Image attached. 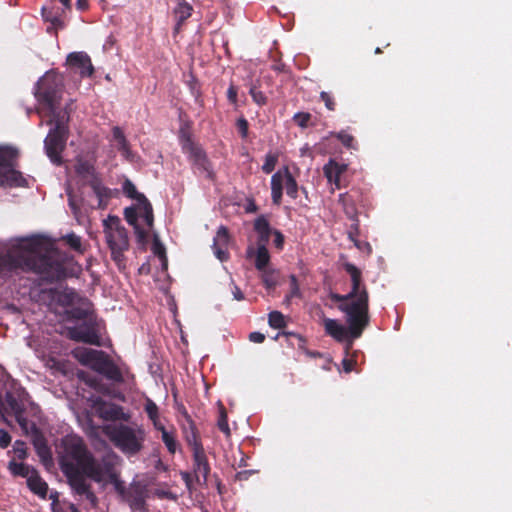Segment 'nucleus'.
Listing matches in <instances>:
<instances>
[{
  "mask_svg": "<svg viewBox=\"0 0 512 512\" xmlns=\"http://www.w3.org/2000/svg\"><path fill=\"white\" fill-rule=\"evenodd\" d=\"M61 446L59 464L68 484L75 494L85 496L91 506L96 507L97 497L86 477L95 482L104 480L116 482L117 455L108 452L98 460L88 449L85 441L76 435L64 437Z\"/></svg>",
  "mask_w": 512,
  "mask_h": 512,
  "instance_id": "nucleus-1",
  "label": "nucleus"
},
{
  "mask_svg": "<svg viewBox=\"0 0 512 512\" xmlns=\"http://www.w3.org/2000/svg\"><path fill=\"white\" fill-rule=\"evenodd\" d=\"M19 272L34 273L47 283L68 276L66 258L56 249L42 252L38 238L23 239L0 252V278L7 279Z\"/></svg>",
  "mask_w": 512,
  "mask_h": 512,
  "instance_id": "nucleus-2",
  "label": "nucleus"
},
{
  "mask_svg": "<svg viewBox=\"0 0 512 512\" xmlns=\"http://www.w3.org/2000/svg\"><path fill=\"white\" fill-rule=\"evenodd\" d=\"M330 299L339 303L338 309L349 316L354 331L370 323L369 293L362 281L353 282L351 291L346 295L331 293Z\"/></svg>",
  "mask_w": 512,
  "mask_h": 512,
  "instance_id": "nucleus-3",
  "label": "nucleus"
},
{
  "mask_svg": "<svg viewBox=\"0 0 512 512\" xmlns=\"http://www.w3.org/2000/svg\"><path fill=\"white\" fill-rule=\"evenodd\" d=\"M35 97L49 117L62 113H69L67 109H60L63 94V82L56 73L47 72L38 80L35 88Z\"/></svg>",
  "mask_w": 512,
  "mask_h": 512,
  "instance_id": "nucleus-4",
  "label": "nucleus"
},
{
  "mask_svg": "<svg viewBox=\"0 0 512 512\" xmlns=\"http://www.w3.org/2000/svg\"><path fill=\"white\" fill-rule=\"evenodd\" d=\"M73 356L82 365L90 367L93 371L103 375L113 383L122 384L124 382L121 369L106 352L79 347L73 350Z\"/></svg>",
  "mask_w": 512,
  "mask_h": 512,
  "instance_id": "nucleus-5",
  "label": "nucleus"
},
{
  "mask_svg": "<svg viewBox=\"0 0 512 512\" xmlns=\"http://www.w3.org/2000/svg\"><path fill=\"white\" fill-rule=\"evenodd\" d=\"M69 113H62L50 117L48 124H54L44 140V149L50 161L60 166L63 163L62 153L66 148L67 140L69 138Z\"/></svg>",
  "mask_w": 512,
  "mask_h": 512,
  "instance_id": "nucleus-6",
  "label": "nucleus"
},
{
  "mask_svg": "<svg viewBox=\"0 0 512 512\" xmlns=\"http://www.w3.org/2000/svg\"><path fill=\"white\" fill-rule=\"evenodd\" d=\"M103 231L108 247L111 250V257L120 267L125 261L124 252L129 249L127 230L121 225V220L118 216L109 215L103 220Z\"/></svg>",
  "mask_w": 512,
  "mask_h": 512,
  "instance_id": "nucleus-7",
  "label": "nucleus"
},
{
  "mask_svg": "<svg viewBox=\"0 0 512 512\" xmlns=\"http://www.w3.org/2000/svg\"><path fill=\"white\" fill-rule=\"evenodd\" d=\"M19 152L8 145H0V187H28L22 173L15 169Z\"/></svg>",
  "mask_w": 512,
  "mask_h": 512,
  "instance_id": "nucleus-8",
  "label": "nucleus"
},
{
  "mask_svg": "<svg viewBox=\"0 0 512 512\" xmlns=\"http://www.w3.org/2000/svg\"><path fill=\"white\" fill-rule=\"evenodd\" d=\"M109 436L118 448L129 454H136L139 452L144 440L143 432L141 430L136 431L135 429L123 424L113 428Z\"/></svg>",
  "mask_w": 512,
  "mask_h": 512,
  "instance_id": "nucleus-9",
  "label": "nucleus"
},
{
  "mask_svg": "<svg viewBox=\"0 0 512 512\" xmlns=\"http://www.w3.org/2000/svg\"><path fill=\"white\" fill-rule=\"evenodd\" d=\"M284 185L287 195L292 199H296L298 197L299 186L287 166H285L283 170L274 173L271 177V198L273 204H281Z\"/></svg>",
  "mask_w": 512,
  "mask_h": 512,
  "instance_id": "nucleus-10",
  "label": "nucleus"
},
{
  "mask_svg": "<svg viewBox=\"0 0 512 512\" xmlns=\"http://www.w3.org/2000/svg\"><path fill=\"white\" fill-rule=\"evenodd\" d=\"M347 327L338 323L337 320L334 319H325L324 327L325 331L328 335L333 337L338 342L346 341V353L348 354L349 350L353 346V340L358 339L362 336L363 331L369 326V324H365L363 326H359L360 328L357 331L352 329V324L349 320V316L345 315Z\"/></svg>",
  "mask_w": 512,
  "mask_h": 512,
  "instance_id": "nucleus-11",
  "label": "nucleus"
},
{
  "mask_svg": "<svg viewBox=\"0 0 512 512\" xmlns=\"http://www.w3.org/2000/svg\"><path fill=\"white\" fill-rule=\"evenodd\" d=\"M67 336L75 342L101 346V337L96 315L83 320L79 325L67 328Z\"/></svg>",
  "mask_w": 512,
  "mask_h": 512,
  "instance_id": "nucleus-12",
  "label": "nucleus"
},
{
  "mask_svg": "<svg viewBox=\"0 0 512 512\" xmlns=\"http://www.w3.org/2000/svg\"><path fill=\"white\" fill-rule=\"evenodd\" d=\"M115 483L117 491L122 495L132 512H145L147 510L148 489L146 485L141 482H133L128 489H125L118 484V480Z\"/></svg>",
  "mask_w": 512,
  "mask_h": 512,
  "instance_id": "nucleus-13",
  "label": "nucleus"
},
{
  "mask_svg": "<svg viewBox=\"0 0 512 512\" xmlns=\"http://www.w3.org/2000/svg\"><path fill=\"white\" fill-rule=\"evenodd\" d=\"M182 150L189 155V159L201 174H205L206 178L210 180L214 179V172L205 151L190 136L183 139Z\"/></svg>",
  "mask_w": 512,
  "mask_h": 512,
  "instance_id": "nucleus-14",
  "label": "nucleus"
},
{
  "mask_svg": "<svg viewBox=\"0 0 512 512\" xmlns=\"http://www.w3.org/2000/svg\"><path fill=\"white\" fill-rule=\"evenodd\" d=\"M182 415L184 417V422L181 425L182 433L188 446L191 448L192 451L204 448L195 422L185 409Z\"/></svg>",
  "mask_w": 512,
  "mask_h": 512,
  "instance_id": "nucleus-15",
  "label": "nucleus"
},
{
  "mask_svg": "<svg viewBox=\"0 0 512 512\" xmlns=\"http://www.w3.org/2000/svg\"><path fill=\"white\" fill-rule=\"evenodd\" d=\"M67 64L71 68L79 70L81 77H91L94 74V67L91 58L85 52H72L67 56Z\"/></svg>",
  "mask_w": 512,
  "mask_h": 512,
  "instance_id": "nucleus-16",
  "label": "nucleus"
},
{
  "mask_svg": "<svg viewBox=\"0 0 512 512\" xmlns=\"http://www.w3.org/2000/svg\"><path fill=\"white\" fill-rule=\"evenodd\" d=\"M67 320H85L95 314L93 304L87 298L78 299V302L65 310Z\"/></svg>",
  "mask_w": 512,
  "mask_h": 512,
  "instance_id": "nucleus-17",
  "label": "nucleus"
},
{
  "mask_svg": "<svg viewBox=\"0 0 512 512\" xmlns=\"http://www.w3.org/2000/svg\"><path fill=\"white\" fill-rule=\"evenodd\" d=\"M192 456L194 477L198 483L202 477V484H206L211 468L204 448L192 451Z\"/></svg>",
  "mask_w": 512,
  "mask_h": 512,
  "instance_id": "nucleus-18",
  "label": "nucleus"
},
{
  "mask_svg": "<svg viewBox=\"0 0 512 512\" xmlns=\"http://www.w3.org/2000/svg\"><path fill=\"white\" fill-rule=\"evenodd\" d=\"M229 239L230 236L227 227L223 225L220 226L214 237L212 248L216 257L222 262L229 258V253L227 251Z\"/></svg>",
  "mask_w": 512,
  "mask_h": 512,
  "instance_id": "nucleus-19",
  "label": "nucleus"
},
{
  "mask_svg": "<svg viewBox=\"0 0 512 512\" xmlns=\"http://www.w3.org/2000/svg\"><path fill=\"white\" fill-rule=\"evenodd\" d=\"M347 170L346 164H340L330 159L323 167V173L327 181L333 184L336 189H341V175Z\"/></svg>",
  "mask_w": 512,
  "mask_h": 512,
  "instance_id": "nucleus-20",
  "label": "nucleus"
},
{
  "mask_svg": "<svg viewBox=\"0 0 512 512\" xmlns=\"http://www.w3.org/2000/svg\"><path fill=\"white\" fill-rule=\"evenodd\" d=\"M274 230L275 229L271 228L269 221L264 215L257 217L254 221V231L258 235L257 246L260 247L263 245L264 247H267Z\"/></svg>",
  "mask_w": 512,
  "mask_h": 512,
  "instance_id": "nucleus-21",
  "label": "nucleus"
},
{
  "mask_svg": "<svg viewBox=\"0 0 512 512\" xmlns=\"http://www.w3.org/2000/svg\"><path fill=\"white\" fill-rule=\"evenodd\" d=\"M75 172L90 187L93 180H101L94 165L87 160H78L75 165Z\"/></svg>",
  "mask_w": 512,
  "mask_h": 512,
  "instance_id": "nucleus-22",
  "label": "nucleus"
},
{
  "mask_svg": "<svg viewBox=\"0 0 512 512\" xmlns=\"http://www.w3.org/2000/svg\"><path fill=\"white\" fill-rule=\"evenodd\" d=\"M359 197V193L356 190L342 193L339 195V203H341L345 215L350 218L358 217V211L356 207V200Z\"/></svg>",
  "mask_w": 512,
  "mask_h": 512,
  "instance_id": "nucleus-23",
  "label": "nucleus"
},
{
  "mask_svg": "<svg viewBox=\"0 0 512 512\" xmlns=\"http://www.w3.org/2000/svg\"><path fill=\"white\" fill-rule=\"evenodd\" d=\"M91 189L98 200L96 208L101 210L106 209L108 201L112 196L111 190L103 185L102 180H93Z\"/></svg>",
  "mask_w": 512,
  "mask_h": 512,
  "instance_id": "nucleus-24",
  "label": "nucleus"
},
{
  "mask_svg": "<svg viewBox=\"0 0 512 512\" xmlns=\"http://www.w3.org/2000/svg\"><path fill=\"white\" fill-rule=\"evenodd\" d=\"M193 8L185 0H179L174 9V16L176 19L175 33L179 32L183 23L192 15Z\"/></svg>",
  "mask_w": 512,
  "mask_h": 512,
  "instance_id": "nucleus-25",
  "label": "nucleus"
},
{
  "mask_svg": "<svg viewBox=\"0 0 512 512\" xmlns=\"http://www.w3.org/2000/svg\"><path fill=\"white\" fill-rule=\"evenodd\" d=\"M29 489L40 497H45L48 491L47 483L39 476L36 470L27 478Z\"/></svg>",
  "mask_w": 512,
  "mask_h": 512,
  "instance_id": "nucleus-26",
  "label": "nucleus"
},
{
  "mask_svg": "<svg viewBox=\"0 0 512 512\" xmlns=\"http://www.w3.org/2000/svg\"><path fill=\"white\" fill-rule=\"evenodd\" d=\"M5 403L7 407L10 409L11 413L14 414L18 423L20 425H23L25 422V419L22 418V415L25 410L23 404L11 392H7L5 394Z\"/></svg>",
  "mask_w": 512,
  "mask_h": 512,
  "instance_id": "nucleus-27",
  "label": "nucleus"
},
{
  "mask_svg": "<svg viewBox=\"0 0 512 512\" xmlns=\"http://www.w3.org/2000/svg\"><path fill=\"white\" fill-rule=\"evenodd\" d=\"M142 200L137 203L138 216L143 218L148 227L153 226L154 215L153 208L146 196H141Z\"/></svg>",
  "mask_w": 512,
  "mask_h": 512,
  "instance_id": "nucleus-28",
  "label": "nucleus"
},
{
  "mask_svg": "<svg viewBox=\"0 0 512 512\" xmlns=\"http://www.w3.org/2000/svg\"><path fill=\"white\" fill-rule=\"evenodd\" d=\"M8 469L14 476H20L23 478H28L34 470L29 465L22 462L19 463L14 460L9 462Z\"/></svg>",
  "mask_w": 512,
  "mask_h": 512,
  "instance_id": "nucleus-29",
  "label": "nucleus"
},
{
  "mask_svg": "<svg viewBox=\"0 0 512 512\" xmlns=\"http://www.w3.org/2000/svg\"><path fill=\"white\" fill-rule=\"evenodd\" d=\"M269 261H270V255H269L267 247H264L263 245H261L260 247L257 246L255 268L258 271H264L265 269H267Z\"/></svg>",
  "mask_w": 512,
  "mask_h": 512,
  "instance_id": "nucleus-30",
  "label": "nucleus"
},
{
  "mask_svg": "<svg viewBox=\"0 0 512 512\" xmlns=\"http://www.w3.org/2000/svg\"><path fill=\"white\" fill-rule=\"evenodd\" d=\"M350 220L352 221V224L350 225L349 230H348V238L350 241H352L354 243V245L357 248L361 249L362 243L358 239L360 236L359 219H358V217H355V218H350Z\"/></svg>",
  "mask_w": 512,
  "mask_h": 512,
  "instance_id": "nucleus-31",
  "label": "nucleus"
},
{
  "mask_svg": "<svg viewBox=\"0 0 512 512\" xmlns=\"http://www.w3.org/2000/svg\"><path fill=\"white\" fill-rule=\"evenodd\" d=\"M81 297L74 289H69L67 291H64L60 297L59 302L63 306L71 307L74 304L78 302V299H82Z\"/></svg>",
  "mask_w": 512,
  "mask_h": 512,
  "instance_id": "nucleus-32",
  "label": "nucleus"
},
{
  "mask_svg": "<svg viewBox=\"0 0 512 512\" xmlns=\"http://www.w3.org/2000/svg\"><path fill=\"white\" fill-rule=\"evenodd\" d=\"M65 244H67L72 250L83 253L81 237L75 233H69L61 238Z\"/></svg>",
  "mask_w": 512,
  "mask_h": 512,
  "instance_id": "nucleus-33",
  "label": "nucleus"
},
{
  "mask_svg": "<svg viewBox=\"0 0 512 512\" xmlns=\"http://www.w3.org/2000/svg\"><path fill=\"white\" fill-rule=\"evenodd\" d=\"M217 426L220 431H222L226 436H230L231 431L228 424V416L225 407L220 404L219 407V417L217 421Z\"/></svg>",
  "mask_w": 512,
  "mask_h": 512,
  "instance_id": "nucleus-34",
  "label": "nucleus"
},
{
  "mask_svg": "<svg viewBox=\"0 0 512 512\" xmlns=\"http://www.w3.org/2000/svg\"><path fill=\"white\" fill-rule=\"evenodd\" d=\"M269 326L274 329H282L286 326L284 315L279 311H272L268 315Z\"/></svg>",
  "mask_w": 512,
  "mask_h": 512,
  "instance_id": "nucleus-35",
  "label": "nucleus"
},
{
  "mask_svg": "<svg viewBox=\"0 0 512 512\" xmlns=\"http://www.w3.org/2000/svg\"><path fill=\"white\" fill-rule=\"evenodd\" d=\"M161 439L165 444L167 450L170 454H175L177 450V440L173 432L163 431V435H161Z\"/></svg>",
  "mask_w": 512,
  "mask_h": 512,
  "instance_id": "nucleus-36",
  "label": "nucleus"
},
{
  "mask_svg": "<svg viewBox=\"0 0 512 512\" xmlns=\"http://www.w3.org/2000/svg\"><path fill=\"white\" fill-rule=\"evenodd\" d=\"M278 158L279 156L276 153H267L265 156L264 164L262 165V171L266 174L273 172L278 162Z\"/></svg>",
  "mask_w": 512,
  "mask_h": 512,
  "instance_id": "nucleus-37",
  "label": "nucleus"
},
{
  "mask_svg": "<svg viewBox=\"0 0 512 512\" xmlns=\"http://www.w3.org/2000/svg\"><path fill=\"white\" fill-rule=\"evenodd\" d=\"M152 251L155 256H157L163 263V265L167 266V257H166V249L164 245L159 241L158 237H154Z\"/></svg>",
  "mask_w": 512,
  "mask_h": 512,
  "instance_id": "nucleus-38",
  "label": "nucleus"
},
{
  "mask_svg": "<svg viewBox=\"0 0 512 512\" xmlns=\"http://www.w3.org/2000/svg\"><path fill=\"white\" fill-rule=\"evenodd\" d=\"M123 190L128 197L135 199L137 203L142 200L141 196H145L144 194L138 192L135 185L129 180L124 183Z\"/></svg>",
  "mask_w": 512,
  "mask_h": 512,
  "instance_id": "nucleus-39",
  "label": "nucleus"
},
{
  "mask_svg": "<svg viewBox=\"0 0 512 512\" xmlns=\"http://www.w3.org/2000/svg\"><path fill=\"white\" fill-rule=\"evenodd\" d=\"M334 136H335V137H336V138H337V139H338V140H339V141H340V142H341L345 147H347V148H351V149H352V148H355V143H356V141H355V138H354L351 134H349V133H347V132H345V131H340V132L336 133Z\"/></svg>",
  "mask_w": 512,
  "mask_h": 512,
  "instance_id": "nucleus-40",
  "label": "nucleus"
},
{
  "mask_svg": "<svg viewBox=\"0 0 512 512\" xmlns=\"http://www.w3.org/2000/svg\"><path fill=\"white\" fill-rule=\"evenodd\" d=\"M343 267L345 271L350 275L352 283L362 281V273L360 269H358L354 264L347 262Z\"/></svg>",
  "mask_w": 512,
  "mask_h": 512,
  "instance_id": "nucleus-41",
  "label": "nucleus"
},
{
  "mask_svg": "<svg viewBox=\"0 0 512 512\" xmlns=\"http://www.w3.org/2000/svg\"><path fill=\"white\" fill-rule=\"evenodd\" d=\"M144 410L151 421L159 418L158 406L151 399H147Z\"/></svg>",
  "mask_w": 512,
  "mask_h": 512,
  "instance_id": "nucleus-42",
  "label": "nucleus"
},
{
  "mask_svg": "<svg viewBox=\"0 0 512 512\" xmlns=\"http://www.w3.org/2000/svg\"><path fill=\"white\" fill-rule=\"evenodd\" d=\"M249 93L256 104L263 106L267 103V97L255 85L250 88Z\"/></svg>",
  "mask_w": 512,
  "mask_h": 512,
  "instance_id": "nucleus-43",
  "label": "nucleus"
},
{
  "mask_svg": "<svg viewBox=\"0 0 512 512\" xmlns=\"http://www.w3.org/2000/svg\"><path fill=\"white\" fill-rule=\"evenodd\" d=\"M124 217H125V220L128 222V224L132 225L133 227L135 225H138L137 224V219H138L137 206L136 207L131 206V207L125 208Z\"/></svg>",
  "mask_w": 512,
  "mask_h": 512,
  "instance_id": "nucleus-44",
  "label": "nucleus"
},
{
  "mask_svg": "<svg viewBox=\"0 0 512 512\" xmlns=\"http://www.w3.org/2000/svg\"><path fill=\"white\" fill-rule=\"evenodd\" d=\"M311 114L308 112H298L294 115V122L301 128H306L311 120Z\"/></svg>",
  "mask_w": 512,
  "mask_h": 512,
  "instance_id": "nucleus-45",
  "label": "nucleus"
},
{
  "mask_svg": "<svg viewBox=\"0 0 512 512\" xmlns=\"http://www.w3.org/2000/svg\"><path fill=\"white\" fill-rule=\"evenodd\" d=\"M320 99L324 102L328 110L334 111L336 109L335 99L329 92L322 91L320 93Z\"/></svg>",
  "mask_w": 512,
  "mask_h": 512,
  "instance_id": "nucleus-46",
  "label": "nucleus"
},
{
  "mask_svg": "<svg viewBox=\"0 0 512 512\" xmlns=\"http://www.w3.org/2000/svg\"><path fill=\"white\" fill-rule=\"evenodd\" d=\"M236 127L241 138L246 139L248 137L249 123L244 117H240L236 122Z\"/></svg>",
  "mask_w": 512,
  "mask_h": 512,
  "instance_id": "nucleus-47",
  "label": "nucleus"
},
{
  "mask_svg": "<svg viewBox=\"0 0 512 512\" xmlns=\"http://www.w3.org/2000/svg\"><path fill=\"white\" fill-rule=\"evenodd\" d=\"M261 272H262V281H263L265 287L268 289L275 287L276 280L274 278L273 272L267 271V269H265L264 271H261Z\"/></svg>",
  "mask_w": 512,
  "mask_h": 512,
  "instance_id": "nucleus-48",
  "label": "nucleus"
},
{
  "mask_svg": "<svg viewBox=\"0 0 512 512\" xmlns=\"http://www.w3.org/2000/svg\"><path fill=\"white\" fill-rule=\"evenodd\" d=\"M290 287H291V291L287 298L290 299L292 297H299L300 296V288H299L297 277L295 275L290 276Z\"/></svg>",
  "mask_w": 512,
  "mask_h": 512,
  "instance_id": "nucleus-49",
  "label": "nucleus"
},
{
  "mask_svg": "<svg viewBox=\"0 0 512 512\" xmlns=\"http://www.w3.org/2000/svg\"><path fill=\"white\" fill-rule=\"evenodd\" d=\"M42 15L46 21L51 22L53 25H57L58 23L61 22L60 19L55 14H53V12L51 10L47 9L46 7L42 8Z\"/></svg>",
  "mask_w": 512,
  "mask_h": 512,
  "instance_id": "nucleus-50",
  "label": "nucleus"
},
{
  "mask_svg": "<svg viewBox=\"0 0 512 512\" xmlns=\"http://www.w3.org/2000/svg\"><path fill=\"white\" fill-rule=\"evenodd\" d=\"M117 149L126 159L131 158L132 153L130 150V144L127 140L121 142L120 144H117Z\"/></svg>",
  "mask_w": 512,
  "mask_h": 512,
  "instance_id": "nucleus-51",
  "label": "nucleus"
},
{
  "mask_svg": "<svg viewBox=\"0 0 512 512\" xmlns=\"http://www.w3.org/2000/svg\"><path fill=\"white\" fill-rule=\"evenodd\" d=\"M10 443V434L4 429H0V448L5 449L10 445Z\"/></svg>",
  "mask_w": 512,
  "mask_h": 512,
  "instance_id": "nucleus-52",
  "label": "nucleus"
},
{
  "mask_svg": "<svg viewBox=\"0 0 512 512\" xmlns=\"http://www.w3.org/2000/svg\"><path fill=\"white\" fill-rule=\"evenodd\" d=\"M238 89L235 85L231 84L227 90V98L230 103L237 104Z\"/></svg>",
  "mask_w": 512,
  "mask_h": 512,
  "instance_id": "nucleus-53",
  "label": "nucleus"
},
{
  "mask_svg": "<svg viewBox=\"0 0 512 512\" xmlns=\"http://www.w3.org/2000/svg\"><path fill=\"white\" fill-rule=\"evenodd\" d=\"M274 245L278 250H282L284 246V236L279 230H274Z\"/></svg>",
  "mask_w": 512,
  "mask_h": 512,
  "instance_id": "nucleus-54",
  "label": "nucleus"
},
{
  "mask_svg": "<svg viewBox=\"0 0 512 512\" xmlns=\"http://www.w3.org/2000/svg\"><path fill=\"white\" fill-rule=\"evenodd\" d=\"M112 134L114 140L117 142V144H120L121 142H124L126 139L122 129L118 126L113 127Z\"/></svg>",
  "mask_w": 512,
  "mask_h": 512,
  "instance_id": "nucleus-55",
  "label": "nucleus"
},
{
  "mask_svg": "<svg viewBox=\"0 0 512 512\" xmlns=\"http://www.w3.org/2000/svg\"><path fill=\"white\" fill-rule=\"evenodd\" d=\"M35 446L40 457L45 458L50 455V450L44 442H37Z\"/></svg>",
  "mask_w": 512,
  "mask_h": 512,
  "instance_id": "nucleus-56",
  "label": "nucleus"
},
{
  "mask_svg": "<svg viewBox=\"0 0 512 512\" xmlns=\"http://www.w3.org/2000/svg\"><path fill=\"white\" fill-rule=\"evenodd\" d=\"M254 473L253 470H243L236 473L235 478L238 481H246Z\"/></svg>",
  "mask_w": 512,
  "mask_h": 512,
  "instance_id": "nucleus-57",
  "label": "nucleus"
},
{
  "mask_svg": "<svg viewBox=\"0 0 512 512\" xmlns=\"http://www.w3.org/2000/svg\"><path fill=\"white\" fill-rule=\"evenodd\" d=\"M249 340L254 343H262L265 340V335L261 332H252L249 334Z\"/></svg>",
  "mask_w": 512,
  "mask_h": 512,
  "instance_id": "nucleus-58",
  "label": "nucleus"
},
{
  "mask_svg": "<svg viewBox=\"0 0 512 512\" xmlns=\"http://www.w3.org/2000/svg\"><path fill=\"white\" fill-rule=\"evenodd\" d=\"M180 475H181V478L184 481L186 487L188 489H191L192 482H193V475L190 472H187V471L181 472Z\"/></svg>",
  "mask_w": 512,
  "mask_h": 512,
  "instance_id": "nucleus-59",
  "label": "nucleus"
},
{
  "mask_svg": "<svg viewBox=\"0 0 512 512\" xmlns=\"http://www.w3.org/2000/svg\"><path fill=\"white\" fill-rule=\"evenodd\" d=\"M284 335H286L287 337H295L298 339L299 343H298V347L300 349H303L304 348V344L306 342V340L304 339L303 336L297 334V333H294V332H284Z\"/></svg>",
  "mask_w": 512,
  "mask_h": 512,
  "instance_id": "nucleus-60",
  "label": "nucleus"
},
{
  "mask_svg": "<svg viewBox=\"0 0 512 512\" xmlns=\"http://www.w3.org/2000/svg\"><path fill=\"white\" fill-rule=\"evenodd\" d=\"M68 203H69V206L71 208V210L73 211V213L75 215H77L79 213V205L77 204L76 200L74 199V197L71 195V194H68Z\"/></svg>",
  "mask_w": 512,
  "mask_h": 512,
  "instance_id": "nucleus-61",
  "label": "nucleus"
},
{
  "mask_svg": "<svg viewBox=\"0 0 512 512\" xmlns=\"http://www.w3.org/2000/svg\"><path fill=\"white\" fill-rule=\"evenodd\" d=\"M134 230H135V233H136L137 238H138V240H139V241H141V242H142V241H144V240L146 239V237H147V235H148V234H147V232H146L144 229H142L139 225H135V226H134Z\"/></svg>",
  "mask_w": 512,
  "mask_h": 512,
  "instance_id": "nucleus-62",
  "label": "nucleus"
},
{
  "mask_svg": "<svg viewBox=\"0 0 512 512\" xmlns=\"http://www.w3.org/2000/svg\"><path fill=\"white\" fill-rule=\"evenodd\" d=\"M343 369L346 373H350L353 370L354 361L348 358H344L342 361Z\"/></svg>",
  "mask_w": 512,
  "mask_h": 512,
  "instance_id": "nucleus-63",
  "label": "nucleus"
},
{
  "mask_svg": "<svg viewBox=\"0 0 512 512\" xmlns=\"http://www.w3.org/2000/svg\"><path fill=\"white\" fill-rule=\"evenodd\" d=\"M233 296H234V299H236L237 301H241L244 299V294L238 286H234Z\"/></svg>",
  "mask_w": 512,
  "mask_h": 512,
  "instance_id": "nucleus-64",
  "label": "nucleus"
}]
</instances>
